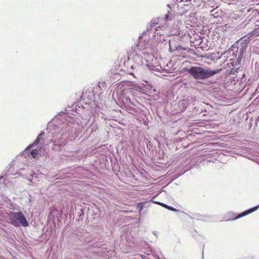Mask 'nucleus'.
I'll list each match as a JSON object with an SVG mask.
<instances>
[{"label": "nucleus", "mask_w": 259, "mask_h": 259, "mask_svg": "<svg viewBox=\"0 0 259 259\" xmlns=\"http://www.w3.org/2000/svg\"><path fill=\"white\" fill-rule=\"evenodd\" d=\"M30 154L32 157L35 158L37 156L38 154V151L37 149H34L31 151Z\"/></svg>", "instance_id": "obj_7"}, {"label": "nucleus", "mask_w": 259, "mask_h": 259, "mask_svg": "<svg viewBox=\"0 0 259 259\" xmlns=\"http://www.w3.org/2000/svg\"><path fill=\"white\" fill-rule=\"evenodd\" d=\"M254 35H259V27L255 29L254 31H253Z\"/></svg>", "instance_id": "obj_10"}, {"label": "nucleus", "mask_w": 259, "mask_h": 259, "mask_svg": "<svg viewBox=\"0 0 259 259\" xmlns=\"http://www.w3.org/2000/svg\"><path fill=\"white\" fill-rule=\"evenodd\" d=\"M137 66H136L135 67H134V65H131L130 69H127V72L130 74H131L135 77L134 75V72L133 71L134 68H137Z\"/></svg>", "instance_id": "obj_8"}, {"label": "nucleus", "mask_w": 259, "mask_h": 259, "mask_svg": "<svg viewBox=\"0 0 259 259\" xmlns=\"http://www.w3.org/2000/svg\"><path fill=\"white\" fill-rule=\"evenodd\" d=\"M145 202H140L137 204V207L139 209V211H141L143 208L144 204Z\"/></svg>", "instance_id": "obj_9"}, {"label": "nucleus", "mask_w": 259, "mask_h": 259, "mask_svg": "<svg viewBox=\"0 0 259 259\" xmlns=\"http://www.w3.org/2000/svg\"><path fill=\"white\" fill-rule=\"evenodd\" d=\"M9 217L11 220V224L15 226L22 225L23 227H27L28 223L22 212H10Z\"/></svg>", "instance_id": "obj_2"}, {"label": "nucleus", "mask_w": 259, "mask_h": 259, "mask_svg": "<svg viewBox=\"0 0 259 259\" xmlns=\"http://www.w3.org/2000/svg\"><path fill=\"white\" fill-rule=\"evenodd\" d=\"M31 147V146H28L27 147L26 149H25V151H27L30 147Z\"/></svg>", "instance_id": "obj_11"}, {"label": "nucleus", "mask_w": 259, "mask_h": 259, "mask_svg": "<svg viewBox=\"0 0 259 259\" xmlns=\"http://www.w3.org/2000/svg\"><path fill=\"white\" fill-rule=\"evenodd\" d=\"M258 207L256 206V207H253L252 208H250L249 209H248L247 210H245L244 211V212L239 214L237 217H236L234 220H237L238 219H239V218H241L243 217H244L252 212H253L254 211H255V210H256L257 209Z\"/></svg>", "instance_id": "obj_3"}, {"label": "nucleus", "mask_w": 259, "mask_h": 259, "mask_svg": "<svg viewBox=\"0 0 259 259\" xmlns=\"http://www.w3.org/2000/svg\"><path fill=\"white\" fill-rule=\"evenodd\" d=\"M134 59L137 62L138 64H142V58L141 57L139 56L138 55L136 54L135 55Z\"/></svg>", "instance_id": "obj_5"}, {"label": "nucleus", "mask_w": 259, "mask_h": 259, "mask_svg": "<svg viewBox=\"0 0 259 259\" xmlns=\"http://www.w3.org/2000/svg\"><path fill=\"white\" fill-rule=\"evenodd\" d=\"M43 134H44V133H40L38 135L37 138L36 139V140H35V141L33 143L34 145H37L39 143L40 140H41V138H42Z\"/></svg>", "instance_id": "obj_6"}, {"label": "nucleus", "mask_w": 259, "mask_h": 259, "mask_svg": "<svg viewBox=\"0 0 259 259\" xmlns=\"http://www.w3.org/2000/svg\"><path fill=\"white\" fill-rule=\"evenodd\" d=\"M159 205L161 206L164 207V208H166L168 209V210H172V211H177V209L174 208V207L168 206L165 204L162 203H158Z\"/></svg>", "instance_id": "obj_4"}, {"label": "nucleus", "mask_w": 259, "mask_h": 259, "mask_svg": "<svg viewBox=\"0 0 259 259\" xmlns=\"http://www.w3.org/2000/svg\"><path fill=\"white\" fill-rule=\"evenodd\" d=\"M222 69L212 70L202 67L193 66L188 70V73L195 79H204L219 73Z\"/></svg>", "instance_id": "obj_1"}]
</instances>
